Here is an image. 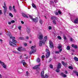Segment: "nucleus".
<instances>
[{"instance_id":"obj_52","label":"nucleus","mask_w":78,"mask_h":78,"mask_svg":"<svg viewBox=\"0 0 78 78\" xmlns=\"http://www.w3.org/2000/svg\"><path fill=\"white\" fill-rule=\"evenodd\" d=\"M62 65L63 66V65L65 63V62H64V61H62Z\"/></svg>"},{"instance_id":"obj_43","label":"nucleus","mask_w":78,"mask_h":78,"mask_svg":"<svg viewBox=\"0 0 78 78\" xmlns=\"http://www.w3.org/2000/svg\"><path fill=\"white\" fill-rule=\"evenodd\" d=\"M58 49H60V48H62V46L61 45V46H59L58 47Z\"/></svg>"},{"instance_id":"obj_14","label":"nucleus","mask_w":78,"mask_h":78,"mask_svg":"<svg viewBox=\"0 0 78 78\" xmlns=\"http://www.w3.org/2000/svg\"><path fill=\"white\" fill-rule=\"evenodd\" d=\"M61 75L63 77H64V78H66V77H67V75L66 74H64L63 73H61Z\"/></svg>"},{"instance_id":"obj_32","label":"nucleus","mask_w":78,"mask_h":78,"mask_svg":"<svg viewBox=\"0 0 78 78\" xmlns=\"http://www.w3.org/2000/svg\"><path fill=\"white\" fill-rule=\"evenodd\" d=\"M48 76L47 74H45L44 77V78H48Z\"/></svg>"},{"instance_id":"obj_29","label":"nucleus","mask_w":78,"mask_h":78,"mask_svg":"<svg viewBox=\"0 0 78 78\" xmlns=\"http://www.w3.org/2000/svg\"><path fill=\"white\" fill-rule=\"evenodd\" d=\"M63 37L65 40H66V39H67V37H66V35L64 34H63Z\"/></svg>"},{"instance_id":"obj_2","label":"nucleus","mask_w":78,"mask_h":78,"mask_svg":"<svg viewBox=\"0 0 78 78\" xmlns=\"http://www.w3.org/2000/svg\"><path fill=\"white\" fill-rule=\"evenodd\" d=\"M12 42L11 41H9V44L10 45L12 46L13 47H16L17 45H16V44L14 43H17V41L15 40H14V39H13L12 40ZM13 42H14V43Z\"/></svg>"},{"instance_id":"obj_16","label":"nucleus","mask_w":78,"mask_h":78,"mask_svg":"<svg viewBox=\"0 0 78 78\" xmlns=\"http://www.w3.org/2000/svg\"><path fill=\"white\" fill-rule=\"evenodd\" d=\"M9 37L10 39H12V40H13V39H16V37H15L12 36V35H10V36H9Z\"/></svg>"},{"instance_id":"obj_61","label":"nucleus","mask_w":78,"mask_h":78,"mask_svg":"<svg viewBox=\"0 0 78 78\" xmlns=\"http://www.w3.org/2000/svg\"><path fill=\"white\" fill-rule=\"evenodd\" d=\"M56 15H58V12H56L55 13Z\"/></svg>"},{"instance_id":"obj_59","label":"nucleus","mask_w":78,"mask_h":78,"mask_svg":"<svg viewBox=\"0 0 78 78\" xmlns=\"http://www.w3.org/2000/svg\"><path fill=\"white\" fill-rule=\"evenodd\" d=\"M26 37V38L27 39H29V37L28 36Z\"/></svg>"},{"instance_id":"obj_19","label":"nucleus","mask_w":78,"mask_h":78,"mask_svg":"<svg viewBox=\"0 0 78 78\" xmlns=\"http://www.w3.org/2000/svg\"><path fill=\"white\" fill-rule=\"evenodd\" d=\"M32 6H33V8H35V9H36V8H37L36 6L35 5H34V4L33 3L32 4Z\"/></svg>"},{"instance_id":"obj_56","label":"nucleus","mask_w":78,"mask_h":78,"mask_svg":"<svg viewBox=\"0 0 78 78\" xmlns=\"http://www.w3.org/2000/svg\"><path fill=\"white\" fill-rule=\"evenodd\" d=\"M58 13H59V14H61V11H60V10H59L58 11Z\"/></svg>"},{"instance_id":"obj_62","label":"nucleus","mask_w":78,"mask_h":78,"mask_svg":"<svg viewBox=\"0 0 78 78\" xmlns=\"http://www.w3.org/2000/svg\"><path fill=\"white\" fill-rule=\"evenodd\" d=\"M59 10H58V9H57L56 10V12H59Z\"/></svg>"},{"instance_id":"obj_13","label":"nucleus","mask_w":78,"mask_h":78,"mask_svg":"<svg viewBox=\"0 0 78 78\" xmlns=\"http://www.w3.org/2000/svg\"><path fill=\"white\" fill-rule=\"evenodd\" d=\"M41 74L42 78H44V71H42L41 73Z\"/></svg>"},{"instance_id":"obj_1","label":"nucleus","mask_w":78,"mask_h":78,"mask_svg":"<svg viewBox=\"0 0 78 78\" xmlns=\"http://www.w3.org/2000/svg\"><path fill=\"white\" fill-rule=\"evenodd\" d=\"M47 41V36H45L43 40H41L40 41V43H39V45L40 47H41L42 45V44H45L46 41Z\"/></svg>"},{"instance_id":"obj_48","label":"nucleus","mask_w":78,"mask_h":78,"mask_svg":"<svg viewBox=\"0 0 78 78\" xmlns=\"http://www.w3.org/2000/svg\"><path fill=\"white\" fill-rule=\"evenodd\" d=\"M22 50L23 51L24 50H25V48H22Z\"/></svg>"},{"instance_id":"obj_8","label":"nucleus","mask_w":78,"mask_h":78,"mask_svg":"<svg viewBox=\"0 0 78 78\" xmlns=\"http://www.w3.org/2000/svg\"><path fill=\"white\" fill-rule=\"evenodd\" d=\"M3 12L4 14H5L6 13V12H7V10L8 9V8L7 7H3Z\"/></svg>"},{"instance_id":"obj_55","label":"nucleus","mask_w":78,"mask_h":78,"mask_svg":"<svg viewBox=\"0 0 78 78\" xmlns=\"http://www.w3.org/2000/svg\"><path fill=\"white\" fill-rule=\"evenodd\" d=\"M18 29H19V30H21V26H19L18 27Z\"/></svg>"},{"instance_id":"obj_9","label":"nucleus","mask_w":78,"mask_h":78,"mask_svg":"<svg viewBox=\"0 0 78 78\" xmlns=\"http://www.w3.org/2000/svg\"><path fill=\"white\" fill-rule=\"evenodd\" d=\"M36 51V50L34 49H32L30 52V55H31L32 53H35Z\"/></svg>"},{"instance_id":"obj_35","label":"nucleus","mask_w":78,"mask_h":78,"mask_svg":"<svg viewBox=\"0 0 78 78\" xmlns=\"http://www.w3.org/2000/svg\"><path fill=\"white\" fill-rule=\"evenodd\" d=\"M57 38L58 39H59L60 40H61L62 39V38H61V37H60V36H58L57 37Z\"/></svg>"},{"instance_id":"obj_57","label":"nucleus","mask_w":78,"mask_h":78,"mask_svg":"<svg viewBox=\"0 0 78 78\" xmlns=\"http://www.w3.org/2000/svg\"><path fill=\"white\" fill-rule=\"evenodd\" d=\"M51 20H54V17H52L51 18Z\"/></svg>"},{"instance_id":"obj_54","label":"nucleus","mask_w":78,"mask_h":78,"mask_svg":"<svg viewBox=\"0 0 78 78\" xmlns=\"http://www.w3.org/2000/svg\"><path fill=\"white\" fill-rule=\"evenodd\" d=\"M2 10H0V14H2Z\"/></svg>"},{"instance_id":"obj_4","label":"nucleus","mask_w":78,"mask_h":78,"mask_svg":"<svg viewBox=\"0 0 78 78\" xmlns=\"http://www.w3.org/2000/svg\"><path fill=\"white\" fill-rule=\"evenodd\" d=\"M46 51L48 52V53H46V58H48L50 56V51L47 49H46Z\"/></svg>"},{"instance_id":"obj_18","label":"nucleus","mask_w":78,"mask_h":78,"mask_svg":"<svg viewBox=\"0 0 78 78\" xmlns=\"http://www.w3.org/2000/svg\"><path fill=\"white\" fill-rule=\"evenodd\" d=\"M22 15L23 17H26V18H28V17L27 16V15L24 13H23Z\"/></svg>"},{"instance_id":"obj_33","label":"nucleus","mask_w":78,"mask_h":78,"mask_svg":"<svg viewBox=\"0 0 78 78\" xmlns=\"http://www.w3.org/2000/svg\"><path fill=\"white\" fill-rule=\"evenodd\" d=\"M23 65L24 67H25L26 64H27V63L25 62L23 63Z\"/></svg>"},{"instance_id":"obj_21","label":"nucleus","mask_w":78,"mask_h":78,"mask_svg":"<svg viewBox=\"0 0 78 78\" xmlns=\"http://www.w3.org/2000/svg\"><path fill=\"white\" fill-rule=\"evenodd\" d=\"M74 59L76 61H78V58L76 57H74Z\"/></svg>"},{"instance_id":"obj_28","label":"nucleus","mask_w":78,"mask_h":78,"mask_svg":"<svg viewBox=\"0 0 78 78\" xmlns=\"http://www.w3.org/2000/svg\"><path fill=\"white\" fill-rule=\"evenodd\" d=\"M56 72H60V70H59V69H56Z\"/></svg>"},{"instance_id":"obj_24","label":"nucleus","mask_w":78,"mask_h":78,"mask_svg":"<svg viewBox=\"0 0 78 78\" xmlns=\"http://www.w3.org/2000/svg\"><path fill=\"white\" fill-rule=\"evenodd\" d=\"M66 49L67 50H70V47L69 46H67V47L66 48Z\"/></svg>"},{"instance_id":"obj_47","label":"nucleus","mask_w":78,"mask_h":78,"mask_svg":"<svg viewBox=\"0 0 78 78\" xmlns=\"http://www.w3.org/2000/svg\"><path fill=\"white\" fill-rule=\"evenodd\" d=\"M49 30H51V27L49 26L48 27Z\"/></svg>"},{"instance_id":"obj_63","label":"nucleus","mask_w":78,"mask_h":78,"mask_svg":"<svg viewBox=\"0 0 78 78\" xmlns=\"http://www.w3.org/2000/svg\"><path fill=\"white\" fill-rule=\"evenodd\" d=\"M54 2L56 3V2H57V0H54Z\"/></svg>"},{"instance_id":"obj_30","label":"nucleus","mask_w":78,"mask_h":78,"mask_svg":"<svg viewBox=\"0 0 78 78\" xmlns=\"http://www.w3.org/2000/svg\"><path fill=\"white\" fill-rule=\"evenodd\" d=\"M4 6H3V7H5V8H7V6H6V3H5V2H4Z\"/></svg>"},{"instance_id":"obj_37","label":"nucleus","mask_w":78,"mask_h":78,"mask_svg":"<svg viewBox=\"0 0 78 78\" xmlns=\"http://www.w3.org/2000/svg\"><path fill=\"white\" fill-rule=\"evenodd\" d=\"M39 21L41 24H42L43 22H42V20H40Z\"/></svg>"},{"instance_id":"obj_20","label":"nucleus","mask_w":78,"mask_h":78,"mask_svg":"<svg viewBox=\"0 0 78 78\" xmlns=\"http://www.w3.org/2000/svg\"><path fill=\"white\" fill-rule=\"evenodd\" d=\"M13 9V11L15 12H16V10L15 9V6L13 5L12 7Z\"/></svg>"},{"instance_id":"obj_36","label":"nucleus","mask_w":78,"mask_h":78,"mask_svg":"<svg viewBox=\"0 0 78 78\" xmlns=\"http://www.w3.org/2000/svg\"><path fill=\"white\" fill-rule=\"evenodd\" d=\"M49 67L51 69H53V65L51 64H50L49 65Z\"/></svg>"},{"instance_id":"obj_22","label":"nucleus","mask_w":78,"mask_h":78,"mask_svg":"<svg viewBox=\"0 0 78 78\" xmlns=\"http://www.w3.org/2000/svg\"><path fill=\"white\" fill-rule=\"evenodd\" d=\"M37 62H41V60L39 58H38L37 59Z\"/></svg>"},{"instance_id":"obj_5","label":"nucleus","mask_w":78,"mask_h":78,"mask_svg":"<svg viewBox=\"0 0 78 78\" xmlns=\"http://www.w3.org/2000/svg\"><path fill=\"white\" fill-rule=\"evenodd\" d=\"M38 39H43V38H44V36H43V34L41 33L40 32L39 34L38 35Z\"/></svg>"},{"instance_id":"obj_10","label":"nucleus","mask_w":78,"mask_h":78,"mask_svg":"<svg viewBox=\"0 0 78 78\" xmlns=\"http://www.w3.org/2000/svg\"><path fill=\"white\" fill-rule=\"evenodd\" d=\"M32 21L36 23V22H37L38 21V19H37V18H34L33 19H32Z\"/></svg>"},{"instance_id":"obj_31","label":"nucleus","mask_w":78,"mask_h":78,"mask_svg":"<svg viewBox=\"0 0 78 78\" xmlns=\"http://www.w3.org/2000/svg\"><path fill=\"white\" fill-rule=\"evenodd\" d=\"M19 39L20 40H23V39H24V38L23 37H20Z\"/></svg>"},{"instance_id":"obj_53","label":"nucleus","mask_w":78,"mask_h":78,"mask_svg":"<svg viewBox=\"0 0 78 78\" xmlns=\"http://www.w3.org/2000/svg\"><path fill=\"white\" fill-rule=\"evenodd\" d=\"M70 41L71 42H72V41H73V39H72V38H71L70 39Z\"/></svg>"},{"instance_id":"obj_58","label":"nucleus","mask_w":78,"mask_h":78,"mask_svg":"<svg viewBox=\"0 0 78 78\" xmlns=\"http://www.w3.org/2000/svg\"><path fill=\"white\" fill-rule=\"evenodd\" d=\"M62 50V49H60L59 50V52H61Z\"/></svg>"},{"instance_id":"obj_39","label":"nucleus","mask_w":78,"mask_h":78,"mask_svg":"<svg viewBox=\"0 0 78 78\" xmlns=\"http://www.w3.org/2000/svg\"><path fill=\"white\" fill-rule=\"evenodd\" d=\"M51 5H53V3H54V2H53V1H50V2Z\"/></svg>"},{"instance_id":"obj_6","label":"nucleus","mask_w":78,"mask_h":78,"mask_svg":"<svg viewBox=\"0 0 78 78\" xmlns=\"http://www.w3.org/2000/svg\"><path fill=\"white\" fill-rule=\"evenodd\" d=\"M0 64H1L3 68L4 69H6V65L5 64L4 62H2L0 60Z\"/></svg>"},{"instance_id":"obj_46","label":"nucleus","mask_w":78,"mask_h":78,"mask_svg":"<svg viewBox=\"0 0 78 78\" xmlns=\"http://www.w3.org/2000/svg\"><path fill=\"white\" fill-rule=\"evenodd\" d=\"M51 60H52V59L51 58H50L49 59V62H50V61H51Z\"/></svg>"},{"instance_id":"obj_42","label":"nucleus","mask_w":78,"mask_h":78,"mask_svg":"<svg viewBox=\"0 0 78 78\" xmlns=\"http://www.w3.org/2000/svg\"><path fill=\"white\" fill-rule=\"evenodd\" d=\"M29 17L33 20V19L34 18H33V17H32V16H31L29 15Z\"/></svg>"},{"instance_id":"obj_49","label":"nucleus","mask_w":78,"mask_h":78,"mask_svg":"<svg viewBox=\"0 0 78 78\" xmlns=\"http://www.w3.org/2000/svg\"><path fill=\"white\" fill-rule=\"evenodd\" d=\"M58 19V18L55 16L54 20H57Z\"/></svg>"},{"instance_id":"obj_17","label":"nucleus","mask_w":78,"mask_h":78,"mask_svg":"<svg viewBox=\"0 0 78 78\" xmlns=\"http://www.w3.org/2000/svg\"><path fill=\"white\" fill-rule=\"evenodd\" d=\"M78 22V18H76V19L74 20V23H77Z\"/></svg>"},{"instance_id":"obj_44","label":"nucleus","mask_w":78,"mask_h":78,"mask_svg":"<svg viewBox=\"0 0 78 78\" xmlns=\"http://www.w3.org/2000/svg\"><path fill=\"white\" fill-rule=\"evenodd\" d=\"M26 73L27 76H28V74H29V73H28V72L27 71Z\"/></svg>"},{"instance_id":"obj_23","label":"nucleus","mask_w":78,"mask_h":78,"mask_svg":"<svg viewBox=\"0 0 78 78\" xmlns=\"http://www.w3.org/2000/svg\"><path fill=\"white\" fill-rule=\"evenodd\" d=\"M52 23L54 25H56V21L55 20H53L52 21Z\"/></svg>"},{"instance_id":"obj_3","label":"nucleus","mask_w":78,"mask_h":78,"mask_svg":"<svg viewBox=\"0 0 78 78\" xmlns=\"http://www.w3.org/2000/svg\"><path fill=\"white\" fill-rule=\"evenodd\" d=\"M41 63H40L39 65H37L34 67H33V69H36L37 70V72H38V73H39V71H37L38 70H40V69L39 67H40L41 66Z\"/></svg>"},{"instance_id":"obj_64","label":"nucleus","mask_w":78,"mask_h":78,"mask_svg":"<svg viewBox=\"0 0 78 78\" xmlns=\"http://www.w3.org/2000/svg\"><path fill=\"white\" fill-rule=\"evenodd\" d=\"M24 45L25 46H27V43H25L24 44Z\"/></svg>"},{"instance_id":"obj_41","label":"nucleus","mask_w":78,"mask_h":78,"mask_svg":"<svg viewBox=\"0 0 78 78\" xmlns=\"http://www.w3.org/2000/svg\"><path fill=\"white\" fill-rule=\"evenodd\" d=\"M69 69H71L72 70L73 69V67L71 66H69Z\"/></svg>"},{"instance_id":"obj_7","label":"nucleus","mask_w":78,"mask_h":78,"mask_svg":"<svg viewBox=\"0 0 78 78\" xmlns=\"http://www.w3.org/2000/svg\"><path fill=\"white\" fill-rule=\"evenodd\" d=\"M49 44L50 45V48H53L54 47L53 44V42H52V41H49Z\"/></svg>"},{"instance_id":"obj_45","label":"nucleus","mask_w":78,"mask_h":78,"mask_svg":"<svg viewBox=\"0 0 78 78\" xmlns=\"http://www.w3.org/2000/svg\"><path fill=\"white\" fill-rule=\"evenodd\" d=\"M55 53H56V54H59V52L58 51H56L55 52Z\"/></svg>"},{"instance_id":"obj_11","label":"nucleus","mask_w":78,"mask_h":78,"mask_svg":"<svg viewBox=\"0 0 78 78\" xmlns=\"http://www.w3.org/2000/svg\"><path fill=\"white\" fill-rule=\"evenodd\" d=\"M72 47L73 48H75V49H77V48H78V46H77L76 45H75L74 44H72Z\"/></svg>"},{"instance_id":"obj_34","label":"nucleus","mask_w":78,"mask_h":78,"mask_svg":"<svg viewBox=\"0 0 78 78\" xmlns=\"http://www.w3.org/2000/svg\"><path fill=\"white\" fill-rule=\"evenodd\" d=\"M35 47H36L35 45L34 46H32L31 47V49H32V50H33V48H35Z\"/></svg>"},{"instance_id":"obj_60","label":"nucleus","mask_w":78,"mask_h":78,"mask_svg":"<svg viewBox=\"0 0 78 78\" xmlns=\"http://www.w3.org/2000/svg\"><path fill=\"white\" fill-rule=\"evenodd\" d=\"M42 58H45V56L42 55L41 57Z\"/></svg>"},{"instance_id":"obj_40","label":"nucleus","mask_w":78,"mask_h":78,"mask_svg":"<svg viewBox=\"0 0 78 78\" xmlns=\"http://www.w3.org/2000/svg\"><path fill=\"white\" fill-rule=\"evenodd\" d=\"M67 63H65L63 65V66H65V67H67Z\"/></svg>"},{"instance_id":"obj_12","label":"nucleus","mask_w":78,"mask_h":78,"mask_svg":"<svg viewBox=\"0 0 78 78\" xmlns=\"http://www.w3.org/2000/svg\"><path fill=\"white\" fill-rule=\"evenodd\" d=\"M61 63H59L58 64V66L57 67V69H61Z\"/></svg>"},{"instance_id":"obj_27","label":"nucleus","mask_w":78,"mask_h":78,"mask_svg":"<svg viewBox=\"0 0 78 78\" xmlns=\"http://www.w3.org/2000/svg\"><path fill=\"white\" fill-rule=\"evenodd\" d=\"M9 16H11V17H13V15H12V14L11 13H9Z\"/></svg>"},{"instance_id":"obj_51","label":"nucleus","mask_w":78,"mask_h":78,"mask_svg":"<svg viewBox=\"0 0 78 78\" xmlns=\"http://www.w3.org/2000/svg\"><path fill=\"white\" fill-rule=\"evenodd\" d=\"M11 23H14V22H15V21L14 20L11 21Z\"/></svg>"},{"instance_id":"obj_15","label":"nucleus","mask_w":78,"mask_h":78,"mask_svg":"<svg viewBox=\"0 0 78 78\" xmlns=\"http://www.w3.org/2000/svg\"><path fill=\"white\" fill-rule=\"evenodd\" d=\"M26 30H27V32L28 33H30V28L27 27Z\"/></svg>"},{"instance_id":"obj_25","label":"nucleus","mask_w":78,"mask_h":78,"mask_svg":"<svg viewBox=\"0 0 78 78\" xmlns=\"http://www.w3.org/2000/svg\"><path fill=\"white\" fill-rule=\"evenodd\" d=\"M7 35L8 36H10L11 35V34L10 32H8L7 33Z\"/></svg>"},{"instance_id":"obj_50","label":"nucleus","mask_w":78,"mask_h":78,"mask_svg":"<svg viewBox=\"0 0 78 78\" xmlns=\"http://www.w3.org/2000/svg\"><path fill=\"white\" fill-rule=\"evenodd\" d=\"M13 53H17V52H16V51H12Z\"/></svg>"},{"instance_id":"obj_38","label":"nucleus","mask_w":78,"mask_h":78,"mask_svg":"<svg viewBox=\"0 0 78 78\" xmlns=\"http://www.w3.org/2000/svg\"><path fill=\"white\" fill-rule=\"evenodd\" d=\"M12 7L11 6H9V10H12Z\"/></svg>"},{"instance_id":"obj_26","label":"nucleus","mask_w":78,"mask_h":78,"mask_svg":"<svg viewBox=\"0 0 78 78\" xmlns=\"http://www.w3.org/2000/svg\"><path fill=\"white\" fill-rule=\"evenodd\" d=\"M22 48V47H19L17 49V50L18 51H20V49Z\"/></svg>"}]
</instances>
